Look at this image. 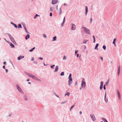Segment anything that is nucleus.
I'll list each match as a JSON object with an SVG mask.
<instances>
[{
	"label": "nucleus",
	"mask_w": 122,
	"mask_h": 122,
	"mask_svg": "<svg viewBox=\"0 0 122 122\" xmlns=\"http://www.w3.org/2000/svg\"><path fill=\"white\" fill-rule=\"evenodd\" d=\"M102 119L104 122H108L107 121L105 118H102Z\"/></svg>",
	"instance_id": "nucleus-16"
},
{
	"label": "nucleus",
	"mask_w": 122,
	"mask_h": 122,
	"mask_svg": "<svg viewBox=\"0 0 122 122\" xmlns=\"http://www.w3.org/2000/svg\"><path fill=\"white\" fill-rule=\"evenodd\" d=\"M28 76H32V75L30 74H28Z\"/></svg>",
	"instance_id": "nucleus-42"
},
{
	"label": "nucleus",
	"mask_w": 122,
	"mask_h": 122,
	"mask_svg": "<svg viewBox=\"0 0 122 122\" xmlns=\"http://www.w3.org/2000/svg\"><path fill=\"white\" fill-rule=\"evenodd\" d=\"M55 66V65H53V66H51V68H53V67Z\"/></svg>",
	"instance_id": "nucleus-34"
},
{
	"label": "nucleus",
	"mask_w": 122,
	"mask_h": 122,
	"mask_svg": "<svg viewBox=\"0 0 122 122\" xmlns=\"http://www.w3.org/2000/svg\"><path fill=\"white\" fill-rule=\"evenodd\" d=\"M79 113L80 114H81L82 113V112L81 111Z\"/></svg>",
	"instance_id": "nucleus-58"
},
{
	"label": "nucleus",
	"mask_w": 122,
	"mask_h": 122,
	"mask_svg": "<svg viewBox=\"0 0 122 122\" xmlns=\"http://www.w3.org/2000/svg\"><path fill=\"white\" fill-rule=\"evenodd\" d=\"M64 102H62V103H62V104L64 103Z\"/></svg>",
	"instance_id": "nucleus-63"
},
{
	"label": "nucleus",
	"mask_w": 122,
	"mask_h": 122,
	"mask_svg": "<svg viewBox=\"0 0 122 122\" xmlns=\"http://www.w3.org/2000/svg\"><path fill=\"white\" fill-rule=\"evenodd\" d=\"M57 7H58V5L57 6H56V9L57 10H58V8H57Z\"/></svg>",
	"instance_id": "nucleus-56"
},
{
	"label": "nucleus",
	"mask_w": 122,
	"mask_h": 122,
	"mask_svg": "<svg viewBox=\"0 0 122 122\" xmlns=\"http://www.w3.org/2000/svg\"><path fill=\"white\" fill-rule=\"evenodd\" d=\"M93 39H94L93 42L94 43H95V37L94 36H93Z\"/></svg>",
	"instance_id": "nucleus-23"
},
{
	"label": "nucleus",
	"mask_w": 122,
	"mask_h": 122,
	"mask_svg": "<svg viewBox=\"0 0 122 122\" xmlns=\"http://www.w3.org/2000/svg\"><path fill=\"white\" fill-rule=\"evenodd\" d=\"M109 81H110V79H108L107 82H108L109 83Z\"/></svg>",
	"instance_id": "nucleus-53"
},
{
	"label": "nucleus",
	"mask_w": 122,
	"mask_h": 122,
	"mask_svg": "<svg viewBox=\"0 0 122 122\" xmlns=\"http://www.w3.org/2000/svg\"><path fill=\"white\" fill-rule=\"evenodd\" d=\"M57 0H53L52 2V4H54L58 2Z\"/></svg>",
	"instance_id": "nucleus-7"
},
{
	"label": "nucleus",
	"mask_w": 122,
	"mask_h": 122,
	"mask_svg": "<svg viewBox=\"0 0 122 122\" xmlns=\"http://www.w3.org/2000/svg\"><path fill=\"white\" fill-rule=\"evenodd\" d=\"M3 68L5 69V66H3Z\"/></svg>",
	"instance_id": "nucleus-47"
},
{
	"label": "nucleus",
	"mask_w": 122,
	"mask_h": 122,
	"mask_svg": "<svg viewBox=\"0 0 122 122\" xmlns=\"http://www.w3.org/2000/svg\"><path fill=\"white\" fill-rule=\"evenodd\" d=\"M51 11H52V10H53V8H52V7H51Z\"/></svg>",
	"instance_id": "nucleus-43"
},
{
	"label": "nucleus",
	"mask_w": 122,
	"mask_h": 122,
	"mask_svg": "<svg viewBox=\"0 0 122 122\" xmlns=\"http://www.w3.org/2000/svg\"><path fill=\"white\" fill-rule=\"evenodd\" d=\"M24 56H21V57H20V59H22V58H24Z\"/></svg>",
	"instance_id": "nucleus-39"
},
{
	"label": "nucleus",
	"mask_w": 122,
	"mask_h": 122,
	"mask_svg": "<svg viewBox=\"0 0 122 122\" xmlns=\"http://www.w3.org/2000/svg\"><path fill=\"white\" fill-rule=\"evenodd\" d=\"M68 78L69 80L68 81L69 82V85L70 86V84H71L72 82V79L71 78V77H69Z\"/></svg>",
	"instance_id": "nucleus-4"
},
{
	"label": "nucleus",
	"mask_w": 122,
	"mask_h": 122,
	"mask_svg": "<svg viewBox=\"0 0 122 122\" xmlns=\"http://www.w3.org/2000/svg\"><path fill=\"white\" fill-rule=\"evenodd\" d=\"M120 73V67L119 66L118 68V76H119V74Z\"/></svg>",
	"instance_id": "nucleus-10"
},
{
	"label": "nucleus",
	"mask_w": 122,
	"mask_h": 122,
	"mask_svg": "<svg viewBox=\"0 0 122 122\" xmlns=\"http://www.w3.org/2000/svg\"><path fill=\"white\" fill-rule=\"evenodd\" d=\"M24 29H25V31H26V33H29V32L27 30L25 27H24Z\"/></svg>",
	"instance_id": "nucleus-22"
},
{
	"label": "nucleus",
	"mask_w": 122,
	"mask_h": 122,
	"mask_svg": "<svg viewBox=\"0 0 122 122\" xmlns=\"http://www.w3.org/2000/svg\"><path fill=\"white\" fill-rule=\"evenodd\" d=\"M10 46H11V47L12 48H13L14 47V45L12 44H10Z\"/></svg>",
	"instance_id": "nucleus-26"
},
{
	"label": "nucleus",
	"mask_w": 122,
	"mask_h": 122,
	"mask_svg": "<svg viewBox=\"0 0 122 122\" xmlns=\"http://www.w3.org/2000/svg\"><path fill=\"white\" fill-rule=\"evenodd\" d=\"M74 106V105H73L70 108V111L71 110V109H72Z\"/></svg>",
	"instance_id": "nucleus-29"
},
{
	"label": "nucleus",
	"mask_w": 122,
	"mask_h": 122,
	"mask_svg": "<svg viewBox=\"0 0 122 122\" xmlns=\"http://www.w3.org/2000/svg\"><path fill=\"white\" fill-rule=\"evenodd\" d=\"M117 94L118 96V98L119 99H121V95L120 94L119 92L118 91L117 92Z\"/></svg>",
	"instance_id": "nucleus-8"
},
{
	"label": "nucleus",
	"mask_w": 122,
	"mask_h": 122,
	"mask_svg": "<svg viewBox=\"0 0 122 122\" xmlns=\"http://www.w3.org/2000/svg\"><path fill=\"white\" fill-rule=\"evenodd\" d=\"M30 37V35L29 34H28L25 37V39L26 40L28 38H29Z\"/></svg>",
	"instance_id": "nucleus-13"
},
{
	"label": "nucleus",
	"mask_w": 122,
	"mask_h": 122,
	"mask_svg": "<svg viewBox=\"0 0 122 122\" xmlns=\"http://www.w3.org/2000/svg\"><path fill=\"white\" fill-rule=\"evenodd\" d=\"M103 86L100 85V90H102V89L103 88Z\"/></svg>",
	"instance_id": "nucleus-31"
},
{
	"label": "nucleus",
	"mask_w": 122,
	"mask_h": 122,
	"mask_svg": "<svg viewBox=\"0 0 122 122\" xmlns=\"http://www.w3.org/2000/svg\"><path fill=\"white\" fill-rule=\"evenodd\" d=\"M87 41H88V40H86L84 41H83V42L85 44L86 43Z\"/></svg>",
	"instance_id": "nucleus-25"
},
{
	"label": "nucleus",
	"mask_w": 122,
	"mask_h": 122,
	"mask_svg": "<svg viewBox=\"0 0 122 122\" xmlns=\"http://www.w3.org/2000/svg\"><path fill=\"white\" fill-rule=\"evenodd\" d=\"M104 90H105L106 89V87H105V85H104Z\"/></svg>",
	"instance_id": "nucleus-40"
},
{
	"label": "nucleus",
	"mask_w": 122,
	"mask_h": 122,
	"mask_svg": "<svg viewBox=\"0 0 122 122\" xmlns=\"http://www.w3.org/2000/svg\"><path fill=\"white\" fill-rule=\"evenodd\" d=\"M79 56V54H77V56H76L77 57H78Z\"/></svg>",
	"instance_id": "nucleus-49"
},
{
	"label": "nucleus",
	"mask_w": 122,
	"mask_h": 122,
	"mask_svg": "<svg viewBox=\"0 0 122 122\" xmlns=\"http://www.w3.org/2000/svg\"><path fill=\"white\" fill-rule=\"evenodd\" d=\"M66 58H67L66 57V56H65L63 58V60H66Z\"/></svg>",
	"instance_id": "nucleus-24"
},
{
	"label": "nucleus",
	"mask_w": 122,
	"mask_h": 122,
	"mask_svg": "<svg viewBox=\"0 0 122 122\" xmlns=\"http://www.w3.org/2000/svg\"><path fill=\"white\" fill-rule=\"evenodd\" d=\"M90 116L93 121H94L96 120V118L92 114H91L90 115Z\"/></svg>",
	"instance_id": "nucleus-5"
},
{
	"label": "nucleus",
	"mask_w": 122,
	"mask_h": 122,
	"mask_svg": "<svg viewBox=\"0 0 122 122\" xmlns=\"http://www.w3.org/2000/svg\"><path fill=\"white\" fill-rule=\"evenodd\" d=\"M11 24H12L13 25H14V23H12V22H11Z\"/></svg>",
	"instance_id": "nucleus-55"
},
{
	"label": "nucleus",
	"mask_w": 122,
	"mask_h": 122,
	"mask_svg": "<svg viewBox=\"0 0 122 122\" xmlns=\"http://www.w3.org/2000/svg\"><path fill=\"white\" fill-rule=\"evenodd\" d=\"M31 60L32 61H34V59L33 58H32V59H31Z\"/></svg>",
	"instance_id": "nucleus-59"
},
{
	"label": "nucleus",
	"mask_w": 122,
	"mask_h": 122,
	"mask_svg": "<svg viewBox=\"0 0 122 122\" xmlns=\"http://www.w3.org/2000/svg\"><path fill=\"white\" fill-rule=\"evenodd\" d=\"M50 16H52V13H50Z\"/></svg>",
	"instance_id": "nucleus-37"
},
{
	"label": "nucleus",
	"mask_w": 122,
	"mask_h": 122,
	"mask_svg": "<svg viewBox=\"0 0 122 122\" xmlns=\"http://www.w3.org/2000/svg\"><path fill=\"white\" fill-rule=\"evenodd\" d=\"M28 84H31V83H30V82H28Z\"/></svg>",
	"instance_id": "nucleus-60"
},
{
	"label": "nucleus",
	"mask_w": 122,
	"mask_h": 122,
	"mask_svg": "<svg viewBox=\"0 0 122 122\" xmlns=\"http://www.w3.org/2000/svg\"><path fill=\"white\" fill-rule=\"evenodd\" d=\"M116 41V38H115L114 39V41H113V43H112L115 46H116V43H115Z\"/></svg>",
	"instance_id": "nucleus-11"
},
{
	"label": "nucleus",
	"mask_w": 122,
	"mask_h": 122,
	"mask_svg": "<svg viewBox=\"0 0 122 122\" xmlns=\"http://www.w3.org/2000/svg\"><path fill=\"white\" fill-rule=\"evenodd\" d=\"M64 23H65V22H62V24H62V25H64Z\"/></svg>",
	"instance_id": "nucleus-44"
},
{
	"label": "nucleus",
	"mask_w": 122,
	"mask_h": 122,
	"mask_svg": "<svg viewBox=\"0 0 122 122\" xmlns=\"http://www.w3.org/2000/svg\"><path fill=\"white\" fill-rule=\"evenodd\" d=\"M103 82L102 81H101V85L103 86Z\"/></svg>",
	"instance_id": "nucleus-28"
},
{
	"label": "nucleus",
	"mask_w": 122,
	"mask_h": 122,
	"mask_svg": "<svg viewBox=\"0 0 122 122\" xmlns=\"http://www.w3.org/2000/svg\"><path fill=\"white\" fill-rule=\"evenodd\" d=\"M70 93L69 92H67L66 94L65 95V96L67 95L68 96H69V95H70Z\"/></svg>",
	"instance_id": "nucleus-19"
},
{
	"label": "nucleus",
	"mask_w": 122,
	"mask_h": 122,
	"mask_svg": "<svg viewBox=\"0 0 122 122\" xmlns=\"http://www.w3.org/2000/svg\"><path fill=\"white\" fill-rule=\"evenodd\" d=\"M106 97V93H105V98Z\"/></svg>",
	"instance_id": "nucleus-50"
},
{
	"label": "nucleus",
	"mask_w": 122,
	"mask_h": 122,
	"mask_svg": "<svg viewBox=\"0 0 122 122\" xmlns=\"http://www.w3.org/2000/svg\"><path fill=\"white\" fill-rule=\"evenodd\" d=\"M109 83L108 82H106V83L105 84L106 85H107L108 84H109Z\"/></svg>",
	"instance_id": "nucleus-36"
},
{
	"label": "nucleus",
	"mask_w": 122,
	"mask_h": 122,
	"mask_svg": "<svg viewBox=\"0 0 122 122\" xmlns=\"http://www.w3.org/2000/svg\"><path fill=\"white\" fill-rule=\"evenodd\" d=\"M35 48V47H34L32 49L30 50H29V51L31 52H32L33 51V50H34Z\"/></svg>",
	"instance_id": "nucleus-17"
},
{
	"label": "nucleus",
	"mask_w": 122,
	"mask_h": 122,
	"mask_svg": "<svg viewBox=\"0 0 122 122\" xmlns=\"http://www.w3.org/2000/svg\"><path fill=\"white\" fill-rule=\"evenodd\" d=\"M58 66H56V68L55 69V71H58Z\"/></svg>",
	"instance_id": "nucleus-14"
},
{
	"label": "nucleus",
	"mask_w": 122,
	"mask_h": 122,
	"mask_svg": "<svg viewBox=\"0 0 122 122\" xmlns=\"http://www.w3.org/2000/svg\"><path fill=\"white\" fill-rule=\"evenodd\" d=\"M27 81H29V79H27Z\"/></svg>",
	"instance_id": "nucleus-62"
},
{
	"label": "nucleus",
	"mask_w": 122,
	"mask_h": 122,
	"mask_svg": "<svg viewBox=\"0 0 122 122\" xmlns=\"http://www.w3.org/2000/svg\"><path fill=\"white\" fill-rule=\"evenodd\" d=\"M14 25V26L15 27V28H17V25H16V24H14V25Z\"/></svg>",
	"instance_id": "nucleus-33"
},
{
	"label": "nucleus",
	"mask_w": 122,
	"mask_h": 122,
	"mask_svg": "<svg viewBox=\"0 0 122 122\" xmlns=\"http://www.w3.org/2000/svg\"><path fill=\"white\" fill-rule=\"evenodd\" d=\"M85 10L86 12V15L87 12L88 11V7L87 6H86L85 7Z\"/></svg>",
	"instance_id": "nucleus-12"
},
{
	"label": "nucleus",
	"mask_w": 122,
	"mask_h": 122,
	"mask_svg": "<svg viewBox=\"0 0 122 122\" xmlns=\"http://www.w3.org/2000/svg\"><path fill=\"white\" fill-rule=\"evenodd\" d=\"M92 21V18H91V20H90V21L91 22Z\"/></svg>",
	"instance_id": "nucleus-54"
},
{
	"label": "nucleus",
	"mask_w": 122,
	"mask_h": 122,
	"mask_svg": "<svg viewBox=\"0 0 122 122\" xmlns=\"http://www.w3.org/2000/svg\"><path fill=\"white\" fill-rule=\"evenodd\" d=\"M84 79H83L82 81V83L81 84V87L83 88H85L86 86V83L85 82L83 81Z\"/></svg>",
	"instance_id": "nucleus-3"
},
{
	"label": "nucleus",
	"mask_w": 122,
	"mask_h": 122,
	"mask_svg": "<svg viewBox=\"0 0 122 122\" xmlns=\"http://www.w3.org/2000/svg\"><path fill=\"white\" fill-rule=\"evenodd\" d=\"M39 59H41V60H42L43 59V58H41V57H40L39 58Z\"/></svg>",
	"instance_id": "nucleus-41"
},
{
	"label": "nucleus",
	"mask_w": 122,
	"mask_h": 122,
	"mask_svg": "<svg viewBox=\"0 0 122 122\" xmlns=\"http://www.w3.org/2000/svg\"><path fill=\"white\" fill-rule=\"evenodd\" d=\"M98 45H99L97 43V44H96V46H95V49H97V50H98V49L97 48L98 47Z\"/></svg>",
	"instance_id": "nucleus-15"
},
{
	"label": "nucleus",
	"mask_w": 122,
	"mask_h": 122,
	"mask_svg": "<svg viewBox=\"0 0 122 122\" xmlns=\"http://www.w3.org/2000/svg\"><path fill=\"white\" fill-rule=\"evenodd\" d=\"M6 63V62H4L3 63V64L4 65H5Z\"/></svg>",
	"instance_id": "nucleus-51"
},
{
	"label": "nucleus",
	"mask_w": 122,
	"mask_h": 122,
	"mask_svg": "<svg viewBox=\"0 0 122 122\" xmlns=\"http://www.w3.org/2000/svg\"><path fill=\"white\" fill-rule=\"evenodd\" d=\"M103 48L104 50H105L106 48V46H103L102 47Z\"/></svg>",
	"instance_id": "nucleus-21"
},
{
	"label": "nucleus",
	"mask_w": 122,
	"mask_h": 122,
	"mask_svg": "<svg viewBox=\"0 0 122 122\" xmlns=\"http://www.w3.org/2000/svg\"><path fill=\"white\" fill-rule=\"evenodd\" d=\"M35 62L36 63V64H37V62Z\"/></svg>",
	"instance_id": "nucleus-61"
},
{
	"label": "nucleus",
	"mask_w": 122,
	"mask_h": 122,
	"mask_svg": "<svg viewBox=\"0 0 122 122\" xmlns=\"http://www.w3.org/2000/svg\"><path fill=\"white\" fill-rule=\"evenodd\" d=\"M18 28H21L22 27L21 25L20 24H19L18 26Z\"/></svg>",
	"instance_id": "nucleus-20"
},
{
	"label": "nucleus",
	"mask_w": 122,
	"mask_h": 122,
	"mask_svg": "<svg viewBox=\"0 0 122 122\" xmlns=\"http://www.w3.org/2000/svg\"><path fill=\"white\" fill-rule=\"evenodd\" d=\"M83 28L84 29L86 33L88 34H90V31L89 30L85 27H83Z\"/></svg>",
	"instance_id": "nucleus-1"
},
{
	"label": "nucleus",
	"mask_w": 122,
	"mask_h": 122,
	"mask_svg": "<svg viewBox=\"0 0 122 122\" xmlns=\"http://www.w3.org/2000/svg\"><path fill=\"white\" fill-rule=\"evenodd\" d=\"M100 58L102 60H103L102 58V57H100Z\"/></svg>",
	"instance_id": "nucleus-48"
},
{
	"label": "nucleus",
	"mask_w": 122,
	"mask_h": 122,
	"mask_svg": "<svg viewBox=\"0 0 122 122\" xmlns=\"http://www.w3.org/2000/svg\"><path fill=\"white\" fill-rule=\"evenodd\" d=\"M61 9H60V11H59V13L60 14L61 13Z\"/></svg>",
	"instance_id": "nucleus-32"
},
{
	"label": "nucleus",
	"mask_w": 122,
	"mask_h": 122,
	"mask_svg": "<svg viewBox=\"0 0 122 122\" xmlns=\"http://www.w3.org/2000/svg\"><path fill=\"white\" fill-rule=\"evenodd\" d=\"M38 16V15L37 14H36L34 17V18L35 19H36V18Z\"/></svg>",
	"instance_id": "nucleus-30"
},
{
	"label": "nucleus",
	"mask_w": 122,
	"mask_h": 122,
	"mask_svg": "<svg viewBox=\"0 0 122 122\" xmlns=\"http://www.w3.org/2000/svg\"><path fill=\"white\" fill-rule=\"evenodd\" d=\"M21 57V56H20L18 58V60H20V57Z\"/></svg>",
	"instance_id": "nucleus-35"
},
{
	"label": "nucleus",
	"mask_w": 122,
	"mask_h": 122,
	"mask_svg": "<svg viewBox=\"0 0 122 122\" xmlns=\"http://www.w3.org/2000/svg\"><path fill=\"white\" fill-rule=\"evenodd\" d=\"M76 26L74 24H72V30H74L76 29Z\"/></svg>",
	"instance_id": "nucleus-6"
},
{
	"label": "nucleus",
	"mask_w": 122,
	"mask_h": 122,
	"mask_svg": "<svg viewBox=\"0 0 122 122\" xmlns=\"http://www.w3.org/2000/svg\"><path fill=\"white\" fill-rule=\"evenodd\" d=\"M43 36L45 38H46V36L45 35V34H44L43 35Z\"/></svg>",
	"instance_id": "nucleus-45"
},
{
	"label": "nucleus",
	"mask_w": 122,
	"mask_h": 122,
	"mask_svg": "<svg viewBox=\"0 0 122 122\" xmlns=\"http://www.w3.org/2000/svg\"><path fill=\"white\" fill-rule=\"evenodd\" d=\"M64 73L63 72H62L61 74V76H63L64 75Z\"/></svg>",
	"instance_id": "nucleus-27"
},
{
	"label": "nucleus",
	"mask_w": 122,
	"mask_h": 122,
	"mask_svg": "<svg viewBox=\"0 0 122 122\" xmlns=\"http://www.w3.org/2000/svg\"><path fill=\"white\" fill-rule=\"evenodd\" d=\"M5 71L6 72H7L8 71V70L7 69H5Z\"/></svg>",
	"instance_id": "nucleus-52"
},
{
	"label": "nucleus",
	"mask_w": 122,
	"mask_h": 122,
	"mask_svg": "<svg viewBox=\"0 0 122 122\" xmlns=\"http://www.w3.org/2000/svg\"><path fill=\"white\" fill-rule=\"evenodd\" d=\"M71 76V74L70 73V74L69 75V76Z\"/></svg>",
	"instance_id": "nucleus-46"
},
{
	"label": "nucleus",
	"mask_w": 122,
	"mask_h": 122,
	"mask_svg": "<svg viewBox=\"0 0 122 122\" xmlns=\"http://www.w3.org/2000/svg\"><path fill=\"white\" fill-rule=\"evenodd\" d=\"M16 87L17 89L20 92L22 93H23V92H22L21 89L20 87H19L18 85H16Z\"/></svg>",
	"instance_id": "nucleus-2"
},
{
	"label": "nucleus",
	"mask_w": 122,
	"mask_h": 122,
	"mask_svg": "<svg viewBox=\"0 0 122 122\" xmlns=\"http://www.w3.org/2000/svg\"><path fill=\"white\" fill-rule=\"evenodd\" d=\"M65 17H64V19H63V22H65Z\"/></svg>",
	"instance_id": "nucleus-38"
},
{
	"label": "nucleus",
	"mask_w": 122,
	"mask_h": 122,
	"mask_svg": "<svg viewBox=\"0 0 122 122\" xmlns=\"http://www.w3.org/2000/svg\"><path fill=\"white\" fill-rule=\"evenodd\" d=\"M77 52V51H75V53L76 54V53Z\"/></svg>",
	"instance_id": "nucleus-57"
},
{
	"label": "nucleus",
	"mask_w": 122,
	"mask_h": 122,
	"mask_svg": "<svg viewBox=\"0 0 122 122\" xmlns=\"http://www.w3.org/2000/svg\"><path fill=\"white\" fill-rule=\"evenodd\" d=\"M77 82H76V85H77Z\"/></svg>",
	"instance_id": "nucleus-64"
},
{
	"label": "nucleus",
	"mask_w": 122,
	"mask_h": 122,
	"mask_svg": "<svg viewBox=\"0 0 122 122\" xmlns=\"http://www.w3.org/2000/svg\"><path fill=\"white\" fill-rule=\"evenodd\" d=\"M56 36L54 37L53 38V41H55L56 40Z\"/></svg>",
	"instance_id": "nucleus-18"
},
{
	"label": "nucleus",
	"mask_w": 122,
	"mask_h": 122,
	"mask_svg": "<svg viewBox=\"0 0 122 122\" xmlns=\"http://www.w3.org/2000/svg\"><path fill=\"white\" fill-rule=\"evenodd\" d=\"M32 78L36 80H37L38 81H40V79L36 77H32Z\"/></svg>",
	"instance_id": "nucleus-9"
}]
</instances>
